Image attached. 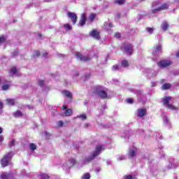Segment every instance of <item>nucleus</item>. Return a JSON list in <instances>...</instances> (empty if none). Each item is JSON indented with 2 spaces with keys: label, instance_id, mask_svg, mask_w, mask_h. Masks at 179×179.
<instances>
[{
  "label": "nucleus",
  "instance_id": "42",
  "mask_svg": "<svg viewBox=\"0 0 179 179\" xmlns=\"http://www.w3.org/2000/svg\"><path fill=\"white\" fill-rule=\"evenodd\" d=\"M115 37H116V38H121V34L115 33Z\"/></svg>",
  "mask_w": 179,
  "mask_h": 179
},
{
  "label": "nucleus",
  "instance_id": "47",
  "mask_svg": "<svg viewBox=\"0 0 179 179\" xmlns=\"http://www.w3.org/2000/svg\"><path fill=\"white\" fill-rule=\"evenodd\" d=\"M2 108H3V103L0 101V110H2Z\"/></svg>",
  "mask_w": 179,
  "mask_h": 179
},
{
  "label": "nucleus",
  "instance_id": "31",
  "mask_svg": "<svg viewBox=\"0 0 179 179\" xmlns=\"http://www.w3.org/2000/svg\"><path fill=\"white\" fill-rule=\"evenodd\" d=\"M6 41V38H5V36L2 35L0 36V44H2L3 43H5Z\"/></svg>",
  "mask_w": 179,
  "mask_h": 179
},
{
  "label": "nucleus",
  "instance_id": "3",
  "mask_svg": "<svg viewBox=\"0 0 179 179\" xmlns=\"http://www.w3.org/2000/svg\"><path fill=\"white\" fill-rule=\"evenodd\" d=\"M94 93H95L96 96H99V97L102 99H107V97H108L107 92L103 90V87L101 86L96 87Z\"/></svg>",
  "mask_w": 179,
  "mask_h": 179
},
{
  "label": "nucleus",
  "instance_id": "35",
  "mask_svg": "<svg viewBox=\"0 0 179 179\" xmlns=\"http://www.w3.org/2000/svg\"><path fill=\"white\" fill-rule=\"evenodd\" d=\"M146 30L148 33H150V34H152L155 29L153 27H149V28H147Z\"/></svg>",
  "mask_w": 179,
  "mask_h": 179
},
{
  "label": "nucleus",
  "instance_id": "39",
  "mask_svg": "<svg viewBox=\"0 0 179 179\" xmlns=\"http://www.w3.org/2000/svg\"><path fill=\"white\" fill-rule=\"evenodd\" d=\"M127 101L129 104H133L134 103V100L131 98L127 99Z\"/></svg>",
  "mask_w": 179,
  "mask_h": 179
},
{
  "label": "nucleus",
  "instance_id": "6",
  "mask_svg": "<svg viewBox=\"0 0 179 179\" xmlns=\"http://www.w3.org/2000/svg\"><path fill=\"white\" fill-rule=\"evenodd\" d=\"M153 51L152 52V55L153 57H157L162 54V48L160 44L157 45L156 46L152 48Z\"/></svg>",
  "mask_w": 179,
  "mask_h": 179
},
{
  "label": "nucleus",
  "instance_id": "15",
  "mask_svg": "<svg viewBox=\"0 0 179 179\" xmlns=\"http://www.w3.org/2000/svg\"><path fill=\"white\" fill-rule=\"evenodd\" d=\"M161 27L164 31H166L169 29V22L164 21L161 24Z\"/></svg>",
  "mask_w": 179,
  "mask_h": 179
},
{
  "label": "nucleus",
  "instance_id": "45",
  "mask_svg": "<svg viewBox=\"0 0 179 179\" xmlns=\"http://www.w3.org/2000/svg\"><path fill=\"white\" fill-rule=\"evenodd\" d=\"M3 139H4L3 136L0 135V143L3 142Z\"/></svg>",
  "mask_w": 179,
  "mask_h": 179
},
{
  "label": "nucleus",
  "instance_id": "49",
  "mask_svg": "<svg viewBox=\"0 0 179 179\" xmlns=\"http://www.w3.org/2000/svg\"><path fill=\"white\" fill-rule=\"evenodd\" d=\"M2 132H3V129H2V127H0V134H2Z\"/></svg>",
  "mask_w": 179,
  "mask_h": 179
},
{
  "label": "nucleus",
  "instance_id": "17",
  "mask_svg": "<svg viewBox=\"0 0 179 179\" xmlns=\"http://www.w3.org/2000/svg\"><path fill=\"white\" fill-rule=\"evenodd\" d=\"M63 94H65L66 96H67L69 99H70L71 100H72V93H71V92L68 91V90H64L62 92Z\"/></svg>",
  "mask_w": 179,
  "mask_h": 179
},
{
  "label": "nucleus",
  "instance_id": "54",
  "mask_svg": "<svg viewBox=\"0 0 179 179\" xmlns=\"http://www.w3.org/2000/svg\"><path fill=\"white\" fill-rule=\"evenodd\" d=\"M177 2H179V0H177Z\"/></svg>",
  "mask_w": 179,
  "mask_h": 179
},
{
  "label": "nucleus",
  "instance_id": "9",
  "mask_svg": "<svg viewBox=\"0 0 179 179\" xmlns=\"http://www.w3.org/2000/svg\"><path fill=\"white\" fill-rule=\"evenodd\" d=\"M75 55L79 58L80 61H83L84 62L90 61V57L89 56H85L79 52H76Z\"/></svg>",
  "mask_w": 179,
  "mask_h": 179
},
{
  "label": "nucleus",
  "instance_id": "7",
  "mask_svg": "<svg viewBox=\"0 0 179 179\" xmlns=\"http://www.w3.org/2000/svg\"><path fill=\"white\" fill-rule=\"evenodd\" d=\"M171 64H173V62L170 61V60H161L157 63V66H159V68H167V66H170V65H171Z\"/></svg>",
  "mask_w": 179,
  "mask_h": 179
},
{
  "label": "nucleus",
  "instance_id": "51",
  "mask_svg": "<svg viewBox=\"0 0 179 179\" xmlns=\"http://www.w3.org/2000/svg\"><path fill=\"white\" fill-rule=\"evenodd\" d=\"M141 2H143V1H145V0H140Z\"/></svg>",
  "mask_w": 179,
  "mask_h": 179
},
{
  "label": "nucleus",
  "instance_id": "34",
  "mask_svg": "<svg viewBox=\"0 0 179 179\" xmlns=\"http://www.w3.org/2000/svg\"><path fill=\"white\" fill-rule=\"evenodd\" d=\"M2 90L6 91L9 90V85H3L1 87Z\"/></svg>",
  "mask_w": 179,
  "mask_h": 179
},
{
  "label": "nucleus",
  "instance_id": "18",
  "mask_svg": "<svg viewBox=\"0 0 179 179\" xmlns=\"http://www.w3.org/2000/svg\"><path fill=\"white\" fill-rule=\"evenodd\" d=\"M121 66L122 68H128L129 66V62L128 60H122L121 62Z\"/></svg>",
  "mask_w": 179,
  "mask_h": 179
},
{
  "label": "nucleus",
  "instance_id": "26",
  "mask_svg": "<svg viewBox=\"0 0 179 179\" xmlns=\"http://www.w3.org/2000/svg\"><path fill=\"white\" fill-rule=\"evenodd\" d=\"M41 179H50V176L47 173H41Z\"/></svg>",
  "mask_w": 179,
  "mask_h": 179
},
{
  "label": "nucleus",
  "instance_id": "23",
  "mask_svg": "<svg viewBox=\"0 0 179 179\" xmlns=\"http://www.w3.org/2000/svg\"><path fill=\"white\" fill-rule=\"evenodd\" d=\"M8 104H9V106H15V99H7L6 100Z\"/></svg>",
  "mask_w": 179,
  "mask_h": 179
},
{
  "label": "nucleus",
  "instance_id": "41",
  "mask_svg": "<svg viewBox=\"0 0 179 179\" xmlns=\"http://www.w3.org/2000/svg\"><path fill=\"white\" fill-rule=\"evenodd\" d=\"M15 140H12L10 143V148H13L15 146Z\"/></svg>",
  "mask_w": 179,
  "mask_h": 179
},
{
  "label": "nucleus",
  "instance_id": "53",
  "mask_svg": "<svg viewBox=\"0 0 179 179\" xmlns=\"http://www.w3.org/2000/svg\"><path fill=\"white\" fill-rule=\"evenodd\" d=\"M99 171H100V170H98V171H97V173H99Z\"/></svg>",
  "mask_w": 179,
  "mask_h": 179
},
{
  "label": "nucleus",
  "instance_id": "46",
  "mask_svg": "<svg viewBox=\"0 0 179 179\" xmlns=\"http://www.w3.org/2000/svg\"><path fill=\"white\" fill-rule=\"evenodd\" d=\"M43 57H44L45 58H47V57H48V52L43 53Z\"/></svg>",
  "mask_w": 179,
  "mask_h": 179
},
{
  "label": "nucleus",
  "instance_id": "29",
  "mask_svg": "<svg viewBox=\"0 0 179 179\" xmlns=\"http://www.w3.org/2000/svg\"><path fill=\"white\" fill-rule=\"evenodd\" d=\"M64 29H66V30L70 31L72 29V26H71V24H66L64 25Z\"/></svg>",
  "mask_w": 179,
  "mask_h": 179
},
{
  "label": "nucleus",
  "instance_id": "12",
  "mask_svg": "<svg viewBox=\"0 0 179 179\" xmlns=\"http://www.w3.org/2000/svg\"><path fill=\"white\" fill-rule=\"evenodd\" d=\"M146 109L145 108H139L137 110V115L139 118H142V117H145L146 115Z\"/></svg>",
  "mask_w": 179,
  "mask_h": 179
},
{
  "label": "nucleus",
  "instance_id": "21",
  "mask_svg": "<svg viewBox=\"0 0 179 179\" xmlns=\"http://www.w3.org/2000/svg\"><path fill=\"white\" fill-rule=\"evenodd\" d=\"M96 15L95 13L90 14L89 17V20L90 21L91 23L94 22V20L96 19Z\"/></svg>",
  "mask_w": 179,
  "mask_h": 179
},
{
  "label": "nucleus",
  "instance_id": "36",
  "mask_svg": "<svg viewBox=\"0 0 179 179\" xmlns=\"http://www.w3.org/2000/svg\"><path fill=\"white\" fill-rule=\"evenodd\" d=\"M120 69V67L117 64L113 65L112 67V71H118Z\"/></svg>",
  "mask_w": 179,
  "mask_h": 179
},
{
  "label": "nucleus",
  "instance_id": "5",
  "mask_svg": "<svg viewBox=\"0 0 179 179\" xmlns=\"http://www.w3.org/2000/svg\"><path fill=\"white\" fill-rule=\"evenodd\" d=\"M123 50L128 54V55H132L134 52V45L131 43H124Z\"/></svg>",
  "mask_w": 179,
  "mask_h": 179
},
{
  "label": "nucleus",
  "instance_id": "30",
  "mask_svg": "<svg viewBox=\"0 0 179 179\" xmlns=\"http://www.w3.org/2000/svg\"><path fill=\"white\" fill-rule=\"evenodd\" d=\"M82 179H90V173H86L82 176Z\"/></svg>",
  "mask_w": 179,
  "mask_h": 179
},
{
  "label": "nucleus",
  "instance_id": "20",
  "mask_svg": "<svg viewBox=\"0 0 179 179\" xmlns=\"http://www.w3.org/2000/svg\"><path fill=\"white\" fill-rule=\"evenodd\" d=\"M159 8V10H166V9H169V4L164 3Z\"/></svg>",
  "mask_w": 179,
  "mask_h": 179
},
{
  "label": "nucleus",
  "instance_id": "37",
  "mask_svg": "<svg viewBox=\"0 0 179 179\" xmlns=\"http://www.w3.org/2000/svg\"><path fill=\"white\" fill-rule=\"evenodd\" d=\"M44 83H45L44 80H39L38 81V86H44Z\"/></svg>",
  "mask_w": 179,
  "mask_h": 179
},
{
  "label": "nucleus",
  "instance_id": "19",
  "mask_svg": "<svg viewBox=\"0 0 179 179\" xmlns=\"http://www.w3.org/2000/svg\"><path fill=\"white\" fill-rule=\"evenodd\" d=\"M13 117H15V118H17V117H23V113L20 110H17L13 113Z\"/></svg>",
  "mask_w": 179,
  "mask_h": 179
},
{
  "label": "nucleus",
  "instance_id": "25",
  "mask_svg": "<svg viewBox=\"0 0 179 179\" xmlns=\"http://www.w3.org/2000/svg\"><path fill=\"white\" fill-rule=\"evenodd\" d=\"M69 162L71 166H75V164H76V159L74 158L69 159Z\"/></svg>",
  "mask_w": 179,
  "mask_h": 179
},
{
  "label": "nucleus",
  "instance_id": "24",
  "mask_svg": "<svg viewBox=\"0 0 179 179\" xmlns=\"http://www.w3.org/2000/svg\"><path fill=\"white\" fill-rule=\"evenodd\" d=\"M114 3H115L116 5H124V3H125V0H115L114 1Z\"/></svg>",
  "mask_w": 179,
  "mask_h": 179
},
{
  "label": "nucleus",
  "instance_id": "14",
  "mask_svg": "<svg viewBox=\"0 0 179 179\" xmlns=\"http://www.w3.org/2000/svg\"><path fill=\"white\" fill-rule=\"evenodd\" d=\"M169 89H171V84L169 83H165L162 86V90H169Z\"/></svg>",
  "mask_w": 179,
  "mask_h": 179
},
{
  "label": "nucleus",
  "instance_id": "28",
  "mask_svg": "<svg viewBox=\"0 0 179 179\" xmlns=\"http://www.w3.org/2000/svg\"><path fill=\"white\" fill-rule=\"evenodd\" d=\"M78 117L81 118V120H83V121H85V120L87 119V116H86V114H81V115H78Z\"/></svg>",
  "mask_w": 179,
  "mask_h": 179
},
{
  "label": "nucleus",
  "instance_id": "38",
  "mask_svg": "<svg viewBox=\"0 0 179 179\" xmlns=\"http://www.w3.org/2000/svg\"><path fill=\"white\" fill-rule=\"evenodd\" d=\"M157 12H160L159 7L152 10V13H156Z\"/></svg>",
  "mask_w": 179,
  "mask_h": 179
},
{
  "label": "nucleus",
  "instance_id": "4",
  "mask_svg": "<svg viewBox=\"0 0 179 179\" xmlns=\"http://www.w3.org/2000/svg\"><path fill=\"white\" fill-rule=\"evenodd\" d=\"M171 96H165L163 99L164 106H167L169 110H178V108L174 106L173 104H170Z\"/></svg>",
  "mask_w": 179,
  "mask_h": 179
},
{
  "label": "nucleus",
  "instance_id": "32",
  "mask_svg": "<svg viewBox=\"0 0 179 179\" xmlns=\"http://www.w3.org/2000/svg\"><path fill=\"white\" fill-rule=\"evenodd\" d=\"M17 72V69H16V67H13L10 70V73H12V75H15Z\"/></svg>",
  "mask_w": 179,
  "mask_h": 179
},
{
  "label": "nucleus",
  "instance_id": "55",
  "mask_svg": "<svg viewBox=\"0 0 179 179\" xmlns=\"http://www.w3.org/2000/svg\"><path fill=\"white\" fill-rule=\"evenodd\" d=\"M0 82H1V78H0Z\"/></svg>",
  "mask_w": 179,
  "mask_h": 179
},
{
  "label": "nucleus",
  "instance_id": "43",
  "mask_svg": "<svg viewBox=\"0 0 179 179\" xmlns=\"http://www.w3.org/2000/svg\"><path fill=\"white\" fill-rule=\"evenodd\" d=\"M12 55H13V58H15V57L19 55V52H12Z\"/></svg>",
  "mask_w": 179,
  "mask_h": 179
},
{
  "label": "nucleus",
  "instance_id": "52",
  "mask_svg": "<svg viewBox=\"0 0 179 179\" xmlns=\"http://www.w3.org/2000/svg\"><path fill=\"white\" fill-rule=\"evenodd\" d=\"M40 37H41V34H39Z\"/></svg>",
  "mask_w": 179,
  "mask_h": 179
},
{
  "label": "nucleus",
  "instance_id": "27",
  "mask_svg": "<svg viewBox=\"0 0 179 179\" xmlns=\"http://www.w3.org/2000/svg\"><path fill=\"white\" fill-rule=\"evenodd\" d=\"M29 148L31 150H36V149H37V145L35 143H32L29 144Z\"/></svg>",
  "mask_w": 179,
  "mask_h": 179
},
{
  "label": "nucleus",
  "instance_id": "40",
  "mask_svg": "<svg viewBox=\"0 0 179 179\" xmlns=\"http://www.w3.org/2000/svg\"><path fill=\"white\" fill-rule=\"evenodd\" d=\"M58 127H64V122L62 120H59L58 122Z\"/></svg>",
  "mask_w": 179,
  "mask_h": 179
},
{
  "label": "nucleus",
  "instance_id": "2",
  "mask_svg": "<svg viewBox=\"0 0 179 179\" xmlns=\"http://www.w3.org/2000/svg\"><path fill=\"white\" fill-rule=\"evenodd\" d=\"M101 150H104V145H97L95 148V151L91 155L90 157L85 159V162H92L94 160L100 153H101Z\"/></svg>",
  "mask_w": 179,
  "mask_h": 179
},
{
  "label": "nucleus",
  "instance_id": "8",
  "mask_svg": "<svg viewBox=\"0 0 179 179\" xmlns=\"http://www.w3.org/2000/svg\"><path fill=\"white\" fill-rule=\"evenodd\" d=\"M90 37H92L95 40H100L101 36H100V31H99L96 29H93L91 32L90 33Z\"/></svg>",
  "mask_w": 179,
  "mask_h": 179
},
{
  "label": "nucleus",
  "instance_id": "44",
  "mask_svg": "<svg viewBox=\"0 0 179 179\" xmlns=\"http://www.w3.org/2000/svg\"><path fill=\"white\" fill-rule=\"evenodd\" d=\"M124 179H134V177H132L131 175H129V176H124Z\"/></svg>",
  "mask_w": 179,
  "mask_h": 179
},
{
  "label": "nucleus",
  "instance_id": "10",
  "mask_svg": "<svg viewBox=\"0 0 179 179\" xmlns=\"http://www.w3.org/2000/svg\"><path fill=\"white\" fill-rule=\"evenodd\" d=\"M67 15L69 16V18L71 19L73 24H76L78 22V15L72 12L67 13Z\"/></svg>",
  "mask_w": 179,
  "mask_h": 179
},
{
  "label": "nucleus",
  "instance_id": "50",
  "mask_svg": "<svg viewBox=\"0 0 179 179\" xmlns=\"http://www.w3.org/2000/svg\"><path fill=\"white\" fill-rule=\"evenodd\" d=\"M85 127H90V125H89L88 124H85Z\"/></svg>",
  "mask_w": 179,
  "mask_h": 179
},
{
  "label": "nucleus",
  "instance_id": "11",
  "mask_svg": "<svg viewBox=\"0 0 179 179\" xmlns=\"http://www.w3.org/2000/svg\"><path fill=\"white\" fill-rule=\"evenodd\" d=\"M87 20V17H86L85 13H83L81 15V18L80 19L79 24L81 27H83L85 24H86V22Z\"/></svg>",
  "mask_w": 179,
  "mask_h": 179
},
{
  "label": "nucleus",
  "instance_id": "1",
  "mask_svg": "<svg viewBox=\"0 0 179 179\" xmlns=\"http://www.w3.org/2000/svg\"><path fill=\"white\" fill-rule=\"evenodd\" d=\"M13 156H15V154L13 152H9L3 155L0 161V164L3 169H5V167L9 166V162L12 161Z\"/></svg>",
  "mask_w": 179,
  "mask_h": 179
},
{
  "label": "nucleus",
  "instance_id": "22",
  "mask_svg": "<svg viewBox=\"0 0 179 179\" xmlns=\"http://www.w3.org/2000/svg\"><path fill=\"white\" fill-rule=\"evenodd\" d=\"M136 152H137L136 149H134V150L130 149L129 150L130 157H134L135 155H136Z\"/></svg>",
  "mask_w": 179,
  "mask_h": 179
},
{
  "label": "nucleus",
  "instance_id": "33",
  "mask_svg": "<svg viewBox=\"0 0 179 179\" xmlns=\"http://www.w3.org/2000/svg\"><path fill=\"white\" fill-rule=\"evenodd\" d=\"M34 55H33L34 57H40V55H41L40 53V51H38V50H34Z\"/></svg>",
  "mask_w": 179,
  "mask_h": 179
},
{
  "label": "nucleus",
  "instance_id": "13",
  "mask_svg": "<svg viewBox=\"0 0 179 179\" xmlns=\"http://www.w3.org/2000/svg\"><path fill=\"white\" fill-rule=\"evenodd\" d=\"M72 114H73V111L72 110V109L69 108V109H66L65 110V112L61 115V116L62 117H71V115H72Z\"/></svg>",
  "mask_w": 179,
  "mask_h": 179
},
{
  "label": "nucleus",
  "instance_id": "48",
  "mask_svg": "<svg viewBox=\"0 0 179 179\" xmlns=\"http://www.w3.org/2000/svg\"><path fill=\"white\" fill-rule=\"evenodd\" d=\"M62 108V110H66V108H68V106H63Z\"/></svg>",
  "mask_w": 179,
  "mask_h": 179
},
{
  "label": "nucleus",
  "instance_id": "16",
  "mask_svg": "<svg viewBox=\"0 0 179 179\" xmlns=\"http://www.w3.org/2000/svg\"><path fill=\"white\" fill-rule=\"evenodd\" d=\"M10 176H12V174L2 172L1 175L0 176V178L1 179H9V177H10Z\"/></svg>",
  "mask_w": 179,
  "mask_h": 179
}]
</instances>
